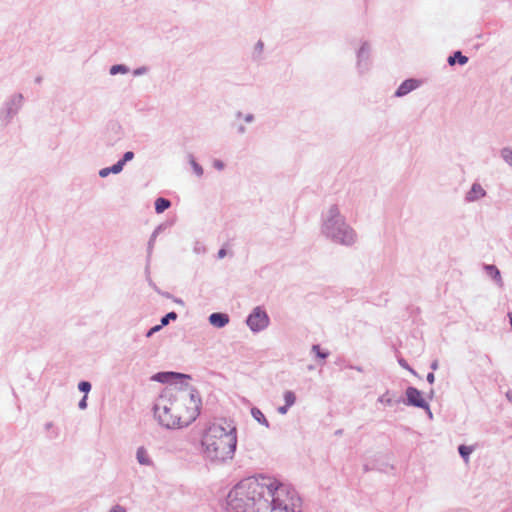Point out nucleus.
Instances as JSON below:
<instances>
[{"label":"nucleus","mask_w":512,"mask_h":512,"mask_svg":"<svg viewBox=\"0 0 512 512\" xmlns=\"http://www.w3.org/2000/svg\"><path fill=\"white\" fill-rule=\"evenodd\" d=\"M364 471L365 472H368L369 471V467L367 465H364Z\"/></svg>","instance_id":"nucleus-53"},{"label":"nucleus","mask_w":512,"mask_h":512,"mask_svg":"<svg viewBox=\"0 0 512 512\" xmlns=\"http://www.w3.org/2000/svg\"><path fill=\"white\" fill-rule=\"evenodd\" d=\"M135 157V154L133 151H126L122 157L118 160L123 166L126 165L127 162L133 160Z\"/></svg>","instance_id":"nucleus-26"},{"label":"nucleus","mask_w":512,"mask_h":512,"mask_svg":"<svg viewBox=\"0 0 512 512\" xmlns=\"http://www.w3.org/2000/svg\"><path fill=\"white\" fill-rule=\"evenodd\" d=\"M244 120H245V122H247V123H251V122H253V121H254V115H253V114H251V113H249V114H247V115L244 117Z\"/></svg>","instance_id":"nucleus-42"},{"label":"nucleus","mask_w":512,"mask_h":512,"mask_svg":"<svg viewBox=\"0 0 512 512\" xmlns=\"http://www.w3.org/2000/svg\"><path fill=\"white\" fill-rule=\"evenodd\" d=\"M322 233L334 243L343 246H352L357 241L355 230L347 224L336 204L329 208L323 218Z\"/></svg>","instance_id":"nucleus-4"},{"label":"nucleus","mask_w":512,"mask_h":512,"mask_svg":"<svg viewBox=\"0 0 512 512\" xmlns=\"http://www.w3.org/2000/svg\"><path fill=\"white\" fill-rule=\"evenodd\" d=\"M284 400H285V404L289 407H291L292 405H294L295 401H296V396L294 394V392L290 391V390H287L284 392Z\"/></svg>","instance_id":"nucleus-25"},{"label":"nucleus","mask_w":512,"mask_h":512,"mask_svg":"<svg viewBox=\"0 0 512 512\" xmlns=\"http://www.w3.org/2000/svg\"><path fill=\"white\" fill-rule=\"evenodd\" d=\"M245 323L252 332L258 333L269 326L270 317L263 306H256L247 315Z\"/></svg>","instance_id":"nucleus-6"},{"label":"nucleus","mask_w":512,"mask_h":512,"mask_svg":"<svg viewBox=\"0 0 512 512\" xmlns=\"http://www.w3.org/2000/svg\"><path fill=\"white\" fill-rule=\"evenodd\" d=\"M173 301L177 304L184 305V301L181 298H177L173 296Z\"/></svg>","instance_id":"nucleus-46"},{"label":"nucleus","mask_w":512,"mask_h":512,"mask_svg":"<svg viewBox=\"0 0 512 512\" xmlns=\"http://www.w3.org/2000/svg\"><path fill=\"white\" fill-rule=\"evenodd\" d=\"M99 176L101 178H106L107 176H109L111 173L109 171V168L108 167H104L102 169L99 170Z\"/></svg>","instance_id":"nucleus-36"},{"label":"nucleus","mask_w":512,"mask_h":512,"mask_svg":"<svg viewBox=\"0 0 512 512\" xmlns=\"http://www.w3.org/2000/svg\"><path fill=\"white\" fill-rule=\"evenodd\" d=\"M431 368H432L433 370H436V369L438 368V362H437L436 360L432 362V364H431Z\"/></svg>","instance_id":"nucleus-49"},{"label":"nucleus","mask_w":512,"mask_h":512,"mask_svg":"<svg viewBox=\"0 0 512 512\" xmlns=\"http://www.w3.org/2000/svg\"><path fill=\"white\" fill-rule=\"evenodd\" d=\"M178 318V314L175 311L168 312L160 319V324L165 327L167 326L171 321H175Z\"/></svg>","instance_id":"nucleus-22"},{"label":"nucleus","mask_w":512,"mask_h":512,"mask_svg":"<svg viewBox=\"0 0 512 512\" xmlns=\"http://www.w3.org/2000/svg\"><path fill=\"white\" fill-rule=\"evenodd\" d=\"M226 255H227V250H226V248H225V247H221V248L218 250L217 258H218V259H223Z\"/></svg>","instance_id":"nucleus-38"},{"label":"nucleus","mask_w":512,"mask_h":512,"mask_svg":"<svg viewBox=\"0 0 512 512\" xmlns=\"http://www.w3.org/2000/svg\"><path fill=\"white\" fill-rule=\"evenodd\" d=\"M53 427V423L52 422H48L45 424V429L49 430Z\"/></svg>","instance_id":"nucleus-50"},{"label":"nucleus","mask_w":512,"mask_h":512,"mask_svg":"<svg viewBox=\"0 0 512 512\" xmlns=\"http://www.w3.org/2000/svg\"><path fill=\"white\" fill-rule=\"evenodd\" d=\"M191 377L187 374L177 373V372H159L154 374L151 377V380L161 382V383H170V384H178L177 380H181L180 384L183 385V380H189Z\"/></svg>","instance_id":"nucleus-9"},{"label":"nucleus","mask_w":512,"mask_h":512,"mask_svg":"<svg viewBox=\"0 0 512 512\" xmlns=\"http://www.w3.org/2000/svg\"><path fill=\"white\" fill-rule=\"evenodd\" d=\"M472 451H473V448L470 446L460 445L458 447V452L465 462H468L469 456L472 453Z\"/></svg>","instance_id":"nucleus-24"},{"label":"nucleus","mask_w":512,"mask_h":512,"mask_svg":"<svg viewBox=\"0 0 512 512\" xmlns=\"http://www.w3.org/2000/svg\"><path fill=\"white\" fill-rule=\"evenodd\" d=\"M237 132H238L239 134H244V133L246 132V128H245V126H244V125H240V126L238 127V129H237Z\"/></svg>","instance_id":"nucleus-44"},{"label":"nucleus","mask_w":512,"mask_h":512,"mask_svg":"<svg viewBox=\"0 0 512 512\" xmlns=\"http://www.w3.org/2000/svg\"><path fill=\"white\" fill-rule=\"evenodd\" d=\"M202 401L197 389L185 384L174 393L161 394L154 403L158 423L167 429L189 426L200 414Z\"/></svg>","instance_id":"nucleus-2"},{"label":"nucleus","mask_w":512,"mask_h":512,"mask_svg":"<svg viewBox=\"0 0 512 512\" xmlns=\"http://www.w3.org/2000/svg\"><path fill=\"white\" fill-rule=\"evenodd\" d=\"M242 116H243V114H242V112H241V111H238V112L236 113V117H237V118H241Z\"/></svg>","instance_id":"nucleus-52"},{"label":"nucleus","mask_w":512,"mask_h":512,"mask_svg":"<svg viewBox=\"0 0 512 512\" xmlns=\"http://www.w3.org/2000/svg\"><path fill=\"white\" fill-rule=\"evenodd\" d=\"M399 363H400V365H402L403 367H405V368L409 369L410 371H412L403 359H400V360H399Z\"/></svg>","instance_id":"nucleus-47"},{"label":"nucleus","mask_w":512,"mask_h":512,"mask_svg":"<svg viewBox=\"0 0 512 512\" xmlns=\"http://www.w3.org/2000/svg\"><path fill=\"white\" fill-rule=\"evenodd\" d=\"M469 58L465 56L460 50L453 51L447 58V63L450 66H455L456 64L460 66H464L468 63Z\"/></svg>","instance_id":"nucleus-15"},{"label":"nucleus","mask_w":512,"mask_h":512,"mask_svg":"<svg viewBox=\"0 0 512 512\" xmlns=\"http://www.w3.org/2000/svg\"><path fill=\"white\" fill-rule=\"evenodd\" d=\"M484 270L491 279L502 286L503 283L500 270L494 264H485Z\"/></svg>","instance_id":"nucleus-16"},{"label":"nucleus","mask_w":512,"mask_h":512,"mask_svg":"<svg viewBox=\"0 0 512 512\" xmlns=\"http://www.w3.org/2000/svg\"><path fill=\"white\" fill-rule=\"evenodd\" d=\"M213 167L217 170H223L225 168V163L220 159H214Z\"/></svg>","instance_id":"nucleus-34"},{"label":"nucleus","mask_w":512,"mask_h":512,"mask_svg":"<svg viewBox=\"0 0 512 512\" xmlns=\"http://www.w3.org/2000/svg\"><path fill=\"white\" fill-rule=\"evenodd\" d=\"M171 201L164 197L156 198L154 202V209L157 214H161L165 212L167 209L171 207Z\"/></svg>","instance_id":"nucleus-17"},{"label":"nucleus","mask_w":512,"mask_h":512,"mask_svg":"<svg viewBox=\"0 0 512 512\" xmlns=\"http://www.w3.org/2000/svg\"><path fill=\"white\" fill-rule=\"evenodd\" d=\"M23 102L24 96L22 93H14L4 101L0 109V119L4 125L11 123L13 118L21 110Z\"/></svg>","instance_id":"nucleus-5"},{"label":"nucleus","mask_w":512,"mask_h":512,"mask_svg":"<svg viewBox=\"0 0 512 512\" xmlns=\"http://www.w3.org/2000/svg\"><path fill=\"white\" fill-rule=\"evenodd\" d=\"M264 43L262 40H258L254 47L253 59H258V56L263 52Z\"/></svg>","instance_id":"nucleus-27"},{"label":"nucleus","mask_w":512,"mask_h":512,"mask_svg":"<svg viewBox=\"0 0 512 512\" xmlns=\"http://www.w3.org/2000/svg\"><path fill=\"white\" fill-rule=\"evenodd\" d=\"M356 67L360 74L368 71L371 66V46L368 41H363L360 48L356 52Z\"/></svg>","instance_id":"nucleus-7"},{"label":"nucleus","mask_w":512,"mask_h":512,"mask_svg":"<svg viewBox=\"0 0 512 512\" xmlns=\"http://www.w3.org/2000/svg\"><path fill=\"white\" fill-rule=\"evenodd\" d=\"M78 389H79L81 392H83V393L87 394V393L91 390V383H90V382H88V381H81V382H79V384H78Z\"/></svg>","instance_id":"nucleus-30"},{"label":"nucleus","mask_w":512,"mask_h":512,"mask_svg":"<svg viewBox=\"0 0 512 512\" xmlns=\"http://www.w3.org/2000/svg\"><path fill=\"white\" fill-rule=\"evenodd\" d=\"M328 355H329V354H316V357H317L320 361H324V360L327 358V356H328Z\"/></svg>","instance_id":"nucleus-45"},{"label":"nucleus","mask_w":512,"mask_h":512,"mask_svg":"<svg viewBox=\"0 0 512 512\" xmlns=\"http://www.w3.org/2000/svg\"><path fill=\"white\" fill-rule=\"evenodd\" d=\"M148 71H149V68L147 66H140V67L134 69L132 73L135 77H137V76H142V75L146 74Z\"/></svg>","instance_id":"nucleus-32"},{"label":"nucleus","mask_w":512,"mask_h":512,"mask_svg":"<svg viewBox=\"0 0 512 512\" xmlns=\"http://www.w3.org/2000/svg\"><path fill=\"white\" fill-rule=\"evenodd\" d=\"M109 512H127L126 509L121 505H114Z\"/></svg>","instance_id":"nucleus-37"},{"label":"nucleus","mask_w":512,"mask_h":512,"mask_svg":"<svg viewBox=\"0 0 512 512\" xmlns=\"http://www.w3.org/2000/svg\"><path fill=\"white\" fill-rule=\"evenodd\" d=\"M162 328H163V326L161 324H157V325L151 327L147 331L146 336L147 337H151L153 334H155L156 332L160 331Z\"/></svg>","instance_id":"nucleus-33"},{"label":"nucleus","mask_w":512,"mask_h":512,"mask_svg":"<svg viewBox=\"0 0 512 512\" xmlns=\"http://www.w3.org/2000/svg\"><path fill=\"white\" fill-rule=\"evenodd\" d=\"M289 408H290V407H289V406H287V405L285 404L284 406H280V407H278L277 411H278L280 414L284 415V414H286V413H287V411H288V409H289Z\"/></svg>","instance_id":"nucleus-41"},{"label":"nucleus","mask_w":512,"mask_h":512,"mask_svg":"<svg viewBox=\"0 0 512 512\" xmlns=\"http://www.w3.org/2000/svg\"><path fill=\"white\" fill-rule=\"evenodd\" d=\"M434 380H435V376H434V374H433L432 372L428 373V375H427V381H428L430 384H432V383L434 382Z\"/></svg>","instance_id":"nucleus-43"},{"label":"nucleus","mask_w":512,"mask_h":512,"mask_svg":"<svg viewBox=\"0 0 512 512\" xmlns=\"http://www.w3.org/2000/svg\"><path fill=\"white\" fill-rule=\"evenodd\" d=\"M227 506L231 512H301V498L289 485L259 475L235 485Z\"/></svg>","instance_id":"nucleus-1"},{"label":"nucleus","mask_w":512,"mask_h":512,"mask_svg":"<svg viewBox=\"0 0 512 512\" xmlns=\"http://www.w3.org/2000/svg\"><path fill=\"white\" fill-rule=\"evenodd\" d=\"M407 405L417 408L426 409L429 415L432 416L428 403L422 397L421 392L415 387H408L406 389Z\"/></svg>","instance_id":"nucleus-8"},{"label":"nucleus","mask_w":512,"mask_h":512,"mask_svg":"<svg viewBox=\"0 0 512 512\" xmlns=\"http://www.w3.org/2000/svg\"><path fill=\"white\" fill-rule=\"evenodd\" d=\"M506 397H507V399H508L510 402H512V393H511V392H507V393H506Z\"/></svg>","instance_id":"nucleus-51"},{"label":"nucleus","mask_w":512,"mask_h":512,"mask_svg":"<svg viewBox=\"0 0 512 512\" xmlns=\"http://www.w3.org/2000/svg\"><path fill=\"white\" fill-rule=\"evenodd\" d=\"M150 285H152V286H153V288L155 289V291H157V292H158L159 294H161L162 296H164V297H166V298H171V299L173 298V295H172V294H170L169 292H161V291L157 288V286H156L154 283H152L151 281H150Z\"/></svg>","instance_id":"nucleus-35"},{"label":"nucleus","mask_w":512,"mask_h":512,"mask_svg":"<svg viewBox=\"0 0 512 512\" xmlns=\"http://www.w3.org/2000/svg\"><path fill=\"white\" fill-rule=\"evenodd\" d=\"M378 402H380L382 404H385V405H388V406H391L393 404V400L389 397V393L388 392H386L385 394L380 396L378 398Z\"/></svg>","instance_id":"nucleus-31"},{"label":"nucleus","mask_w":512,"mask_h":512,"mask_svg":"<svg viewBox=\"0 0 512 512\" xmlns=\"http://www.w3.org/2000/svg\"><path fill=\"white\" fill-rule=\"evenodd\" d=\"M189 158H190V164H191V167L194 171V173L198 176V177H201L203 174H204V170H203V167L195 160V158L193 157V155H189Z\"/></svg>","instance_id":"nucleus-23"},{"label":"nucleus","mask_w":512,"mask_h":512,"mask_svg":"<svg viewBox=\"0 0 512 512\" xmlns=\"http://www.w3.org/2000/svg\"><path fill=\"white\" fill-rule=\"evenodd\" d=\"M222 423L211 424L204 432L201 444L204 455L212 462L223 463L231 460L237 446V430L232 423L223 420Z\"/></svg>","instance_id":"nucleus-3"},{"label":"nucleus","mask_w":512,"mask_h":512,"mask_svg":"<svg viewBox=\"0 0 512 512\" xmlns=\"http://www.w3.org/2000/svg\"><path fill=\"white\" fill-rule=\"evenodd\" d=\"M130 71L129 67L125 64H114L110 67L109 73L112 76L118 74H127Z\"/></svg>","instance_id":"nucleus-19"},{"label":"nucleus","mask_w":512,"mask_h":512,"mask_svg":"<svg viewBox=\"0 0 512 512\" xmlns=\"http://www.w3.org/2000/svg\"><path fill=\"white\" fill-rule=\"evenodd\" d=\"M78 407L82 410L86 409V407H87V396L86 395L79 401Z\"/></svg>","instance_id":"nucleus-39"},{"label":"nucleus","mask_w":512,"mask_h":512,"mask_svg":"<svg viewBox=\"0 0 512 512\" xmlns=\"http://www.w3.org/2000/svg\"><path fill=\"white\" fill-rule=\"evenodd\" d=\"M136 458L141 465H150L151 460L148 456V453L144 447H139L136 452Z\"/></svg>","instance_id":"nucleus-18"},{"label":"nucleus","mask_w":512,"mask_h":512,"mask_svg":"<svg viewBox=\"0 0 512 512\" xmlns=\"http://www.w3.org/2000/svg\"><path fill=\"white\" fill-rule=\"evenodd\" d=\"M108 168L111 174H119L120 172L123 171L124 166L119 161H117Z\"/></svg>","instance_id":"nucleus-28"},{"label":"nucleus","mask_w":512,"mask_h":512,"mask_svg":"<svg viewBox=\"0 0 512 512\" xmlns=\"http://www.w3.org/2000/svg\"><path fill=\"white\" fill-rule=\"evenodd\" d=\"M108 133L113 134V136L108 137L107 144L113 146L122 138L123 133L121 125L117 122L110 123L108 126Z\"/></svg>","instance_id":"nucleus-14"},{"label":"nucleus","mask_w":512,"mask_h":512,"mask_svg":"<svg viewBox=\"0 0 512 512\" xmlns=\"http://www.w3.org/2000/svg\"><path fill=\"white\" fill-rule=\"evenodd\" d=\"M42 80H43L42 76H37L34 81L36 84H41Z\"/></svg>","instance_id":"nucleus-48"},{"label":"nucleus","mask_w":512,"mask_h":512,"mask_svg":"<svg viewBox=\"0 0 512 512\" xmlns=\"http://www.w3.org/2000/svg\"><path fill=\"white\" fill-rule=\"evenodd\" d=\"M485 196L486 191L484 190V188L478 182H475L471 185V188L466 193L465 201L468 203L475 202Z\"/></svg>","instance_id":"nucleus-12"},{"label":"nucleus","mask_w":512,"mask_h":512,"mask_svg":"<svg viewBox=\"0 0 512 512\" xmlns=\"http://www.w3.org/2000/svg\"><path fill=\"white\" fill-rule=\"evenodd\" d=\"M421 84L422 81L417 78L405 79L395 90L394 97L402 98L411 93L412 91L416 90L417 88H419Z\"/></svg>","instance_id":"nucleus-10"},{"label":"nucleus","mask_w":512,"mask_h":512,"mask_svg":"<svg viewBox=\"0 0 512 512\" xmlns=\"http://www.w3.org/2000/svg\"><path fill=\"white\" fill-rule=\"evenodd\" d=\"M500 155L502 159L512 167V148L511 147H504L500 150Z\"/></svg>","instance_id":"nucleus-21"},{"label":"nucleus","mask_w":512,"mask_h":512,"mask_svg":"<svg viewBox=\"0 0 512 512\" xmlns=\"http://www.w3.org/2000/svg\"><path fill=\"white\" fill-rule=\"evenodd\" d=\"M193 251L196 254H205L206 253V247L200 241H195L194 247H193Z\"/></svg>","instance_id":"nucleus-29"},{"label":"nucleus","mask_w":512,"mask_h":512,"mask_svg":"<svg viewBox=\"0 0 512 512\" xmlns=\"http://www.w3.org/2000/svg\"><path fill=\"white\" fill-rule=\"evenodd\" d=\"M310 352H326V351L321 349L320 344H313Z\"/></svg>","instance_id":"nucleus-40"},{"label":"nucleus","mask_w":512,"mask_h":512,"mask_svg":"<svg viewBox=\"0 0 512 512\" xmlns=\"http://www.w3.org/2000/svg\"><path fill=\"white\" fill-rule=\"evenodd\" d=\"M251 414H252L253 418H254L257 422H259V423H261V424L265 425L266 427H269V422L267 421V419H266V417L264 416V414H263V413H262L258 408H255V407H254V408H252V409H251Z\"/></svg>","instance_id":"nucleus-20"},{"label":"nucleus","mask_w":512,"mask_h":512,"mask_svg":"<svg viewBox=\"0 0 512 512\" xmlns=\"http://www.w3.org/2000/svg\"><path fill=\"white\" fill-rule=\"evenodd\" d=\"M208 321L215 328H223L229 323L230 317L224 312H213L209 315Z\"/></svg>","instance_id":"nucleus-13"},{"label":"nucleus","mask_w":512,"mask_h":512,"mask_svg":"<svg viewBox=\"0 0 512 512\" xmlns=\"http://www.w3.org/2000/svg\"><path fill=\"white\" fill-rule=\"evenodd\" d=\"M170 225L171 224H169L167 222L161 223L154 229V231L150 235V238L147 243V257H146L147 263H146V269H145L147 273L149 272V263L151 260V256H152V252L154 249V244H155L156 238L160 233H162Z\"/></svg>","instance_id":"nucleus-11"}]
</instances>
